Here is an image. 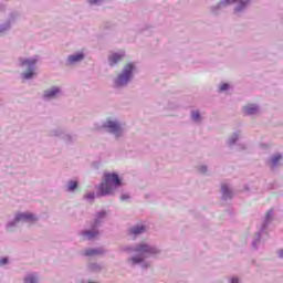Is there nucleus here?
<instances>
[{"mask_svg":"<svg viewBox=\"0 0 283 283\" xmlns=\"http://www.w3.org/2000/svg\"><path fill=\"white\" fill-rule=\"evenodd\" d=\"M123 181L117 174L106 172L104 174V178L102 184L99 185V196H109L113 193L116 187H120Z\"/></svg>","mask_w":283,"mask_h":283,"instance_id":"obj_1","label":"nucleus"},{"mask_svg":"<svg viewBox=\"0 0 283 283\" xmlns=\"http://www.w3.org/2000/svg\"><path fill=\"white\" fill-rule=\"evenodd\" d=\"M132 72H134V64H126L124 67V72L117 77L115 82L116 87H123V85H127V83L132 78Z\"/></svg>","mask_w":283,"mask_h":283,"instance_id":"obj_2","label":"nucleus"},{"mask_svg":"<svg viewBox=\"0 0 283 283\" xmlns=\"http://www.w3.org/2000/svg\"><path fill=\"white\" fill-rule=\"evenodd\" d=\"M137 253H142V255H154V253H158L156 248H151L147 244H140L136 248Z\"/></svg>","mask_w":283,"mask_h":283,"instance_id":"obj_3","label":"nucleus"},{"mask_svg":"<svg viewBox=\"0 0 283 283\" xmlns=\"http://www.w3.org/2000/svg\"><path fill=\"white\" fill-rule=\"evenodd\" d=\"M34 220H36V218L30 213H18L15 216V222H34Z\"/></svg>","mask_w":283,"mask_h":283,"instance_id":"obj_4","label":"nucleus"},{"mask_svg":"<svg viewBox=\"0 0 283 283\" xmlns=\"http://www.w3.org/2000/svg\"><path fill=\"white\" fill-rule=\"evenodd\" d=\"M104 127H106L107 129H109V132L112 134H118V132H120V125H118L115 122L108 120L106 122V124L104 125Z\"/></svg>","mask_w":283,"mask_h":283,"instance_id":"obj_5","label":"nucleus"},{"mask_svg":"<svg viewBox=\"0 0 283 283\" xmlns=\"http://www.w3.org/2000/svg\"><path fill=\"white\" fill-rule=\"evenodd\" d=\"M243 109H244V114H247L248 116L258 114V106H255L254 104H249V105L244 106Z\"/></svg>","mask_w":283,"mask_h":283,"instance_id":"obj_6","label":"nucleus"},{"mask_svg":"<svg viewBox=\"0 0 283 283\" xmlns=\"http://www.w3.org/2000/svg\"><path fill=\"white\" fill-rule=\"evenodd\" d=\"M60 92H61V90H59V87H53V88L44 92V97L45 98H54V96H56V94H59Z\"/></svg>","mask_w":283,"mask_h":283,"instance_id":"obj_7","label":"nucleus"},{"mask_svg":"<svg viewBox=\"0 0 283 283\" xmlns=\"http://www.w3.org/2000/svg\"><path fill=\"white\" fill-rule=\"evenodd\" d=\"M123 60V55L118 53H114L113 55L109 56V65L114 66L116 63H119V61Z\"/></svg>","mask_w":283,"mask_h":283,"instance_id":"obj_8","label":"nucleus"},{"mask_svg":"<svg viewBox=\"0 0 283 283\" xmlns=\"http://www.w3.org/2000/svg\"><path fill=\"white\" fill-rule=\"evenodd\" d=\"M133 235H140V233H145V226H137L130 230Z\"/></svg>","mask_w":283,"mask_h":283,"instance_id":"obj_9","label":"nucleus"},{"mask_svg":"<svg viewBox=\"0 0 283 283\" xmlns=\"http://www.w3.org/2000/svg\"><path fill=\"white\" fill-rule=\"evenodd\" d=\"M83 57H84L83 53L71 55V56H69V62L70 63H76L78 61H83Z\"/></svg>","mask_w":283,"mask_h":283,"instance_id":"obj_10","label":"nucleus"},{"mask_svg":"<svg viewBox=\"0 0 283 283\" xmlns=\"http://www.w3.org/2000/svg\"><path fill=\"white\" fill-rule=\"evenodd\" d=\"M21 65L27 67H34V65H36V60H24L21 62Z\"/></svg>","mask_w":283,"mask_h":283,"instance_id":"obj_11","label":"nucleus"},{"mask_svg":"<svg viewBox=\"0 0 283 283\" xmlns=\"http://www.w3.org/2000/svg\"><path fill=\"white\" fill-rule=\"evenodd\" d=\"M98 235L97 231H86L84 232V237L86 238V240H92V238H96Z\"/></svg>","mask_w":283,"mask_h":283,"instance_id":"obj_12","label":"nucleus"},{"mask_svg":"<svg viewBox=\"0 0 283 283\" xmlns=\"http://www.w3.org/2000/svg\"><path fill=\"white\" fill-rule=\"evenodd\" d=\"M280 160H282V155H276V156L272 157V159H271L272 166L275 167L277 165V163H280Z\"/></svg>","mask_w":283,"mask_h":283,"instance_id":"obj_13","label":"nucleus"},{"mask_svg":"<svg viewBox=\"0 0 283 283\" xmlns=\"http://www.w3.org/2000/svg\"><path fill=\"white\" fill-rule=\"evenodd\" d=\"M101 253L99 250L90 249L85 251V255H98Z\"/></svg>","mask_w":283,"mask_h":283,"instance_id":"obj_14","label":"nucleus"},{"mask_svg":"<svg viewBox=\"0 0 283 283\" xmlns=\"http://www.w3.org/2000/svg\"><path fill=\"white\" fill-rule=\"evenodd\" d=\"M76 187H78V182L70 181V184H69V191H74V189H76Z\"/></svg>","mask_w":283,"mask_h":283,"instance_id":"obj_15","label":"nucleus"},{"mask_svg":"<svg viewBox=\"0 0 283 283\" xmlns=\"http://www.w3.org/2000/svg\"><path fill=\"white\" fill-rule=\"evenodd\" d=\"M38 280H36V276L34 275H30L25 279L24 283H36Z\"/></svg>","mask_w":283,"mask_h":283,"instance_id":"obj_16","label":"nucleus"},{"mask_svg":"<svg viewBox=\"0 0 283 283\" xmlns=\"http://www.w3.org/2000/svg\"><path fill=\"white\" fill-rule=\"evenodd\" d=\"M34 76V72L32 70H29L28 72L23 73V78H32Z\"/></svg>","mask_w":283,"mask_h":283,"instance_id":"obj_17","label":"nucleus"},{"mask_svg":"<svg viewBox=\"0 0 283 283\" xmlns=\"http://www.w3.org/2000/svg\"><path fill=\"white\" fill-rule=\"evenodd\" d=\"M221 189L224 198H227V196H229V187L227 185H222Z\"/></svg>","mask_w":283,"mask_h":283,"instance_id":"obj_18","label":"nucleus"},{"mask_svg":"<svg viewBox=\"0 0 283 283\" xmlns=\"http://www.w3.org/2000/svg\"><path fill=\"white\" fill-rule=\"evenodd\" d=\"M133 264H140L143 262V256H135L132 259Z\"/></svg>","mask_w":283,"mask_h":283,"instance_id":"obj_19","label":"nucleus"},{"mask_svg":"<svg viewBox=\"0 0 283 283\" xmlns=\"http://www.w3.org/2000/svg\"><path fill=\"white\" fill-rule=\"evenodd\" d=\"M192 119L200 120V113L198 111L192 112Z\"/></svg>","mask_w":283,"mask_h":283,"instance_id":"obj_20","label":"nucleus"},{"mask_svg":"<svg viewBox=\"0 0 283 283\" xmlns=\"http://www.w3.org/2000/svg\"><path fill=\"white\" fill-rule=\"evenodd\" d=\"M226 90H229V84H221L220 92H226Z\"/></svg>","mask_w":283,"mask_h":283,"instance_id":"obj_21","label":"nucleus"},{"mask_svg":"<svg viewBox=\"0 0 283 283\" xmlns=\"http://www.w3.org/2000/svg\"><path fill=\"white\" fill-rule=\"evenodd\" d=\"M0 264L3 266V264H8V259L3 258L0 260Z\"/></svg>","mask_w":283,"mask_h":283,"instance_id":"obj_22","label":"nucleus"},{"mask_svg":"<svg viewBox=\"0 0 283 283\" xmlns=\"http://www.w3.org/2000/svg\"><path fill=\"white\" fill-rule=\"evenodd\" d=\"M247 3H249V2H242L241 3V7H239L237 10H238V12H240V10H242L243 8H244V6H247Z\"/></svg>","mask_w":283,"mask_h":283,"instance_id":"obj_23","label":"nucleus"},{"mask_svg":"<svg viewBox=\"0 0 283 283\" xmlns=\"http://www.w3.org/2000/svg\"><path fill=\"white\" fill-rule=\"evenodd\" d=\"M85 198H90L91 200H94V193H88L85 196Z\"/></svg>","mask_w":283,"mask_h":283,"instance_id":"obj_24","label":"nucleus"},{"mask_svg":"<svg viewBox=\"0 0 283 283\" xmlns=\"http://www.w3.org/2000/svg\"><path fill=\"white\" fill-rule=\"evenodd\" d=\"M228 3H231V0L221 1L220 6L228 4Z\"/></svg>","mask_w":283,"mask_h":283,"instance_id":"obj_25","label":"nucleus"},{"mask_svg":"<svg viewBox=\"0 0 283 283\" xmlns=\"http://www.w3.org/2000/svg\"><path fill=\"white\" fill-rule=\"evenodd\" d=\"M88 3H91V6H93V3H98V0H88Z\"/></svg>","mask_w":283,"mask_h":283,"instance_id":"obj_26","label":"nucleus"},{"mask_svg":"<svg viewBox=\"0 0 283 283\" xmlns=\"http://www.w3.org/2000/svg\"><path fill=\"white\" fill-rule=\"evenodd\" d=\"M98 218H105V212H99Z\"/></svg>","mask_w":283,"mask_h":283,"instance_id":"obj_27","label":"nucleus"},{"mask_svg":"<svg viewBox=\"0 0 283 283\" xmlns=\"http://www.w3.org/2000/svg\"><path fill=\"white\" fill-rule=\"evenodd\" d=\"M129 198L127 195L122 196V200H127Z\"/></svg>","mask_w":283,"mask_h":283,"instance_id":"obj_28","label":"nucleus"},{"mask_svg":"<svg viewBox=\"0 0 283 283\" xmlns=\"http://www.w3.org/2000/svg\"><path fill=\"white\" fill-rule=\"evenodd\" d=\"M279 256H280V258H283V250H281V251L279 252Z\"/></svg>","mask_w":283,"mask_h":283,"instance_id":"obj_29","label":"nucleus"},{"mask_svg":"<svg viewBox=\"0 0 283 283\" xmlns=\"http://www.w3.org/2000/svg\"><path fill=\"white\" fill-rule=\"evenodd\" d=\"M201 169H202V171H207V168H206V167H202Z\"/></svg>","mask_w":283,"mask_h":283,"instance_id":"obj_30","label":"nucleus"},{"mask_svg":"<svg viewBox=\"0 0 283 283\" xmlns=\"http://www.w3.org/2000/svg\"><path fill=\"white\" fill-rule=\"evenodd\" d=\"M231 143H235V139H232Z\"/></svg>","mask_w":283,"mask_h":283,"instance_id":"obj_31","label":"nucleus"},{"mask_svg":"<svg viewBox=\"0 0 283 283\" xmlns=\"http://www.w3.org/2000/svg\"><path fill=\"white\" fill-rule=\"evenodd\" d=\"M269 216H271V212H268V218H269Z\"/></svg>","mask_w":283,"mask_h":283,"instance_id":"obj_32","label":"nucleus"}]
</instances>
